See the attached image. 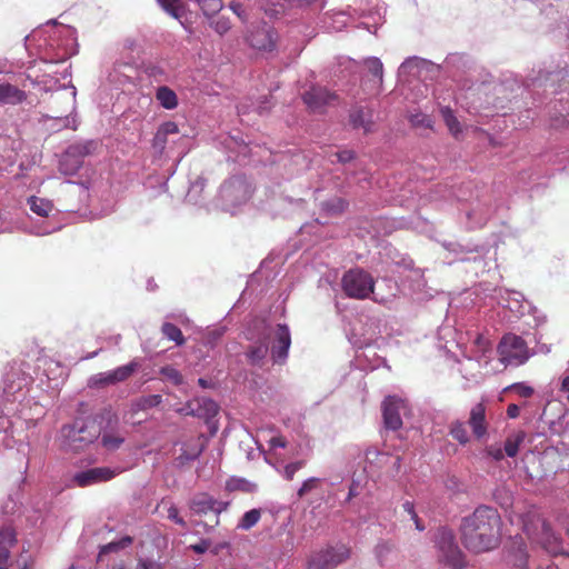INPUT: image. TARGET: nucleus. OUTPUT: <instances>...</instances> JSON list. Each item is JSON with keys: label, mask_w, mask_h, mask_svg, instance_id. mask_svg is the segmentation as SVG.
Listing matches in <instances>:
<instances>
[{"label": "nucleus", "mask_w": 569, "mask_h": 569, "mask_svg": "<svg viewBox=\"0 0 569 569\" xmlns=\"http://www.w3.org/2000/svg\"><path fill=\"white\" fill-rule=\"evenodd\" d=\"M527 88H540L543 87L545 91H549L550 93H559L568 90L569 86V69L551 71V72H542L539 71L537 77L528 78L525 82Z\"/></svg>", "instance_id": "nucleus-12"}, {"label": "nucleus", "mask_w": 569, "mask_h": 569, "mask_svg": "<svg viewBox=\"0 0 569 569\" xmlns=\"http://www.w3.org/2000/svg\"><path fill=\"white\" fill-rule=\"evenodd\" d=\"M409 121L413 127H417V128H431L432 127V119L428 114H426L421 111H416V112L410 113Z\"/></svg>", "instance_id": "nucleus-53"}, {"label": "nucleus", "mask_w": 569, "mask_h": 569, "mask_svg": "<svg viewBox=\"0 0 569 569\" xmlns=\"http://www.w3.org/2000/svg\"><path fill=\"white\" fill-rule=\"evenodd\" d=\"M133 71V67L129 63H116L108 73V81L114 86L129 83Z\"/></svg>", "instance_id": "nucleus-31"}, {"label": "nucleus", "mask_w": 569, "mask_h": 569, "mask_svg": "<svg viewBox=\"0 0 569 569\" xmlns=\"http://www.w3.org/2000/svg\"><path fill=\"white\" fill-rule=\"evenodd\" d=\"M440 114L450 133L457 138L462 132V127L453 110L450 107L445 106L440 108Z\"/></svg>", "instance_id": "nucleus-37"}, {"label": "nucleus", "mask_w": 569, "mask_h": 569, "mask_svg": "<svg viewBox=\"0 0 569 569\" xmlns=\"http://www.w3.org/2000/svg\"><path fill=\"white\" fill-rule=\"evenodd\" d=\"M29 46L36 42L41 62L46 67L43 74H38L36 66L28 69L27 79L33 86H41L46 91L67 88L59 83V79L53 74V66L66 62L70 57L77 53V32L70 26L58 24L54 20L36 30L27 38ZM42 71L41 68H39Z\"/></svg>", "instance_id": "nucleus-2"}, {"label": "nucleus", "mask_w": 569, "mask_h": 569, "mask_svg": "<svg viewBox=\"0 0 569 569\" xmlns=\"http://www.w3.org/2000/svg\"><path fill=\"white\" fill-rule=\"evenodd\" d=\"M161 8L177 20H181L186 13V7L181 0H157Z\"/></svg>", "instance_id": "nucleus-40"}, {"label": "nucleus", "mask_w": 569, "mask_h": 569, "mask_svg": "<svg viewBox=\"0 0 569 569\" xmlns=\"http://www.w3.org/2000/svg\"><path fill=\"white\" fill-rule=\"evenodd\" d=\"M302 100L310 111L322 112L337 100V96L325 87L312 86L303 92Z\"/></svg>", "instance_id": "nucleus-20"}, {"label": "nucleus", "mask_w": 569, "mask_h": 569, "mask_svg": "<svg viewBox=\"0 0 569 569\" xmlns=\"http://www.w3.org/2000/svg\"><path fill=\"white\" fill-rule=\"evenodd\" d=\"M407 402L398 397L388 396L382 402L383 423L387 429L397 430L402 426L401 416L406 413Z\"/></svg>", "instance_id": "nucleus-19"}, {"label": "nucleus", "mask_w": 569, "mask_h": 569, "mask_svg": "<svg viewBox=\"0 0 569 569\" xmlns=\"http://www.w3.org/2000/svg\"><path fill=\"white\" fill-rule=\"evenodd\" d=\"M507 389L516 392L518 396L522 398H529L533 393V389L530 386L526 385L525 382L513 383Z\"/></svg>", "instance_id": "nucleus-59"}, {"label": "nucleus", "mask_w": 569, "mask_h": 569, "mask_svg": "<svg viewBox=\"0 0 569 569\" xmlns=\"http://www.w3.org/2000/svg\"><path fill=\"white\" fill-rule=\"evenodd\" d=\"M349 123L353 129H361L365 133L372 131V110L363 106H353L349 112Z\"/></svg>", "instance_id": "nucleus-23"}, {"label": "nucleus", "mask_w": 569, "mask_h": 569, "mask_svg": "<svg viewBox=\"0 0 569 569\" xmlns=\"http://www.w3.org/2000/svg\"><path fill=\"white\" fill-rule=\"evenodd\" d=\"M449 435L461 446L467 445L470 440L465 422L460 420H455L450 423Z\"/></svg>", "instance_id": "nucleus-43"}, {"label": "nucleus", "mask_w": 569, "mask_h": 569, "mask_svg": "<svg viewBox=\"0 0 569 569\" xmlns=\"http://www.w3.org/2000/svg\"><path fill=\"white\" fill-rule=\"evenodd\" d=\"M501 362L506 366L518 367L530 357L526 341L513 333L505 335L498 346Z\"/></svg>", "instance_id": "nucleus-9"}, {"label": "nucleus", "mask_w": 569, "mask_h": 569, "mask_svg": "<svg viewBox=\"0 0 569 569\" xmlns=\"http://www.w3.org/2000/svg\"><path fill=\"white\" fill-rule=\"evenodd\" d=\"M535 523L527 520L523 521V529L527 536L538 542L548 553H562V543L558 536L552 531L550 526L539 516H533Z\"/></svg>", "instance_id": "nucleus-7"}, {"label": "nucleus", "mask_w": 569, "mask_h": 569, "mask_svg": "<svg viewBox=\"0 0 569 569\" xmlns=\"http://www.w3.org/2000/svg\"><path fill=\"white\" fill-rule=\"evenodd\" d=\"M94 150V142L93 141H84V142H78L73 143L68 147L66 150L67 153L71 154L72 157L78 158L80 161L83 162V159L91 154Z\"/></svg>", "instance_id": "nucleus-41"}, {"label": "nucleus", "mask_w": 569, "mask_h": 569, "mask_svg": "<svg viewBox=\"0 0 569 569\" xmlns=\"http://www.w3.org/2000/svg\"><path fill=\"white\" fill-rule=\"evenodd\" d=\"M253 192L252 183L243 174L231 176L219 189L218 200L223 211L234 213L246 204Z\"/></svg>", "instance_id": "nucleus-4"}, {"label": "nucleus", "mask_w": 569, "mask_h": 569, "mask_svg": "<svg viewBox=\"0 0 569 569\" xmlns=\"http://www.w3.org/2000/svg\"><path fill=\"white\" fill-rule=\"evenodd\" d=\"M352 16L370 18L372 23L362 22V27L375 33L377 26L383 20L385 9L379 6L378 0H355L349 7Z\"/></svg>", "instance_id": "nucleus-15"}, {"label": "nucleus", "mask_w": 569, "mask_h": 569, "mask_svg": "<svg viewBox=\"0 0 569 569\" xmlns=\"http://www.w3.org/2000/svg\"><path fill=\"white\" fill-rule=\"evenodd\" d=\"M365 63L369 72L372 74L376 84L380 87L382 84L383 77V64L381 60L377 57H370L366 59Z\"/></svg>", "instance_id": "nucleus-45"}, {"label": "nucleus", "mask_w": 569, "mask_h": 569, "mask_svg": "<svg viewBox=\"0 0 569 569\" xmlns=\"http://www.w3.org/2000/svg\"><path fill=\"white\" fill-rule=\"evenodd\" d=\"M350 557V549L346 545L328 546L313 552L307 569H335Z\"/></svg>", "instance_id": "nucleus-10"}, {"label": "nucleus", "mask_w": 569, "mask_h": 569, "mask_svg": "<svg viewBox=\"0 0 569 569\" xmlns=\"http://www.w3.org/2000/svg\"><path fill=\"white\" fill-rule=\"evenodd\" d=\"M157 131H159L161 134H164L166 137H168L169 134L178 133L179 128L176 122L168 121V122H164L163 124H161Z\"/></svg>", "instance_id": "nucleus-64"}, {"label": "nucleus", "mask_w": 569, "mask_h": 569, "mask_svg": "<svg viewBox=\"0 0 569 569\" xmlns=\"http://www.w3.org/2000/svg\"><path fill=\"white\" fill-rule=\"evenodd\" d=\"M319 481H320V479L316 478V477H311V478H308L307 480H305L297 491L298 497L302 498L308 492L313 490L317 487Z\"/></svg>", "instance_id": "nucleus-60"}, {"label": "nucleus", "mask_w": 569, "mask_h": 569, "mask_svg": "<svg viewBox=\"0 0 569 569\" xmlns=\"http://www.w3.org/2000/svg\"><path fill=\"white\" fill-rule=\"evenodd\" d=\"M435 545L441 563L450 569L466 568L465 556L456 542L452 530L446 527L439 528L435 535Z\"/></svg>", "instance_id": "nucleus-6"}, {"label": "nucleus", "mask_w": 569, "mask_h": 569, "mask_svg": "<svg viewBox=\"0 0 569 569\" xmlns=\"http://www.w3.org/2000/svg\"><path fill=\"white\" fill-rule=\"evenodd\" d=\"M82 164L78 158L64 152L59 161V170L66 176H74Z\"/></svg>", "instance_id": "nucleus-38"}, {"label": "nucleus", "mask_w": 569, "mask_h": 569, "mask_svg": "<svg viewBox=\"0 0 569 569\" xmlns=\"http://www.w3.org/2000/svg\"><path fill=\"white\" fill-rule=\"evenodd\" d=\"M32 366L24 359L9 362L2 377L0 396V441L6 446L8 436L13 437L17 429L34 426L43 416V409L28 398L29 387L33 382Z\"/></svg>", "instance_id": "nucleus-1"}, {"label": "nucleus", "mask_w": 569, "mask_h": 569, "mask_svg": "<svg viewBox=\"0 0 569 569\" xmlns=\"http://www.w3.org/2000/svg\"><path fill=\"white\" fill-rule=\"evenodd\" d=\"M483 455L495 461H500L505 457L503 448L499 445H490L485 448Z\"/></svg>", "instance_id": "nucleus-57"}, {"label": "nucleus", "mask_w": 569, "mask_h": 569, "mask_svg": "<svg viewBox=\"0 0 569 569\" xmlns=\"http://www.w3.org/2000/svg\"><path fill=\"white\" fill-rule=\"evenodd\" d=\"M120 468L93 467L80 470L72 476V482L81 488L99 485L121 473Z\"/></svg>", "instance_id": "nucleus-16"}, {"label": "nucleus", "mask_w": 569, "mask_h": 569, "mask_svg": "<svg viewBox=\"0 0 569 569\" xmlns=\"http://www.w3.org/2000/svg\"><path fill=\"white\" fill-rule=\"evenodd\" d=\"M162 402L161 395H148L138 398L134 402L137 410H148L159 406Z\"/></svg>", "instance_id": "nucleus-50"}, {"label": "nucleus", "mask_w": 569, "mask_h": 569, "mask_svg": "<svg viewBox=\"0 0 569 569\" xmlns=\"http://www.w3.org/2000/svg\"><path fill=\"white\" fill-rule=\"evenodd\" d=\"M380 335L379 321L372 317H360L348 338L356 348L369 347Z\"/></svg>", "instance_id": "nucleus-11"}, {"label": "nucleus", "mask_w": 569, "mask_h": 569, "mask_svg": "<svg viewBox=\"0 0 569 569\" xmlns=\"http://www.w3.org/2000/svg\"><path fill=\"white\" fill-rule=\"evenodd\" d=\"M100 445L108 451L118 450L124 442V436L118 430H101L99 437Z\"/></svg>", "instance_id": "nucleus-34"}, {"label": "nucleus", "mask_w": 569, "mask_h": 569, "mask_svg": "<svg viewBox=\"0 0 569 569\" xmlns=\"http://www.w3.org/2000/svg\"><path fill=\"white\" fill-rule=\"evenodd\" d=\"M214 506V498L208 493L201 492L193 496L189 502L190 510L196 515H207Z\"/></svg>", "instance_id": "nucleus-33"}, {"label": "nucleus", "mask_w": 569, "mask_h": 569, "mask_svg": "<svg viewBox=\"0 0 569 569\" xmlns=\"http://www.w3.org/2000/svg\"><path fill=\"white\" fill-rule=\"evenodd\" d=\"M349 207L348 200L341 197H332L320 203V209L328 216H339Z\"/></svg>", "instance_id": "nucleus-36"}, {"label": "nucleus", "mask_w": 569, "mask_h": 569, "mask_svg": "<svg viewBox=\"0 0 569 569\" xmlns=\"http://www.w3.org/2000/svg\"><path fill=\"white\" fill-rule=\"evenodd\" d=\"M402 508L409 515L410 519L413 521L416 529L418 531H423L426 527L421 519L418 517L413 502L407 500L402 503Z\"/></svg>", "instance_id": "nucleus-55"}, {"label": "nucleus", "mask_w": 569, "mask_h": 569, "mask_svg": "<svg viewBox=\"0 0 569 569\" xmlns=\"http://www.w3.org/2000/svg\"><path fill=\"white\" fill-rule=\"evenodd\" d=\"M204 449L203 442L200 439H191L186 441L181 446V452L176 458L178 467H182L186 463L193 461L199 458Z\"/></svg>", "instance_id": "nucleus-26"}, {"label": "nucleus", "mask_w": 569, "mask_h": 569, "mask_svg": "<svg viewBox=\"0 0 569 569\" xmlns=\"http://www.w3.org/2000/svg\"><path fill=\"white\" fill-rule=\"evenodd\" d=\"M261 518V509L254 508L243 513L240 518L237 528L240 530H250L253 528Z\"/></svg>", "instance_id": "nucleus-44"}, {"label": "nucleus", "mask_w": 569, "mask_h": 569, "mask_svg": "<svg viewBox=\"0 0 569 569\" xmlns=\"http://www.w3.org/2000/svg\"><path fill=\"white\" fill-rule=\"evenodd\" d=\"M167 517H168V519L173 521L176 525H178V526H180L182 528L187 527V523H186L184 519L179 516L178 508L173 503H171L167 508Z\"/></svg>", "instance_id": "nucleus-61"}, {"label": "nucleus", "mask_w": 569, "mask_h": 569, "mask_svg": "<svg viewBox=\"0 0 569 569\" xmlns=\"http://www.w3.org/2000/svg\"><path fill=\"white\" fill-rule=\"evenodd\" d=\"M492 213L493 209L490 203V198L486 196L477 198V201L471 204V208L466 213L468 228L475 229L485 226Z\"/></svg>", "instance_id": "nucleus-21"}, {"label": "nucleus", "mask_w": 569, "mask_h": 569, "mask_svg": "<svg viewBox=\"0 0 569 569\" xmlns=\"http://www.w3.org/2000/svg\"><path fill=\"white\" fill-rule=\"evenodd\" d=\"M247 41L254 50L270 52L276 49L278 33L271 26L263 22L250 30Z\"/></svg>", "instance_id": "nucleus-17"}, {"label": "nucleus", "mask_w": 569, "mask_h": 569, "mask_svg": "<svg viewBox=\"0 0 569 569\" xmlns=\"http://www.w3.org/2000/svg\"><path fill=\"white\" fill-rule=\"evenodd\" d=\"M27 99L23 90L10 83H0V103L1 104H19Z\"/></svg>", "instance_id": "nucleus-30"}, {"label": "nucleus", "mask_w": 569, "mask_h": 569, "mask_svg": "<svg viewBox=\"0 0 569 569\" xmlns=\"http://www.w3.org/2000/svg\"><path fill=\"white\" fill-rule=\"evenodd\" d=\"M61 229H62L61 223H59V222L53 223V222L49 221L47 223L34 224V226L30 227V229H28V232L33 236L42 237V236H48V234L54 233Z\"/></svg>", "instance_id": "nucleus-46"}, {"label": "nucleus", "mask_w": 569, "mask_h": 569, "mask_svg": "<svg viewBox=\"0 0 569 569\" xmlns=\"http://www.w3.org/2000/svg\"><path fill=\"white\" fill-rule=\"evenodd\" d=\"M447 249L457 253V254H460L459 257V260L461 261H466V260H470L471 258H468L465 256V253H469V252H472L471 249H466V247H463L462 244L460 243H449L447 246Z\"/></svg>", "instance_id": "nucleus-63"}, {"label": "nucleus", "mask_w": 569, "mask_h": 569, "mask_svg": "<svg viewBox=\"0 0 569 569\" xmlns=\"http://www.w3.org/2000/svg\"><path fill=\"white\" fill-rule=\"evenodd\" d=\"M468 425L476 439L480 440L487 436L488 422L486 418V407L482 402L476 403L470 409Z\"/></svg>", "instance_id": "nucleus-22"}, {"label": "nucleus", "mask_w": 569, "mask_h": 569, "mask_svg": "<svg viewBox=\"0 0 569 569\" xmlns=\"http://www.w3.org/2000/svg\"><path fill=\"white\" fill-rule=\"evenodd\" d=\"M168 137L161 134L159 131L156 132L152 139V149L156 154L161 156L166 149Z\"/></svg>", "instance_id": "nucleus-58"}, {"label": "nucleus", "mask_w": 569, "mask_h": 569, "mask_svg": "<svg viewBox=\"0 0 569 569\" xmlns=\"http://www.w3.org/2000/svg\"><path fill=\"white\" fill-rule=\"evenodd\" d=\"M63 445L71 450H81L98 440L100 427L93 421L76 420L61 429Z\"/></svg>", "instance_id": "nucleus-5"}, {"label": "nucleus", "mask_w": 569, "mask_h": 569, "mask_svg": "<svg viewBox=\"0 0 569 569\" xmlns=\"http://www.w3.org/2000/svg\"><path fill=\"white\" fill-rule=\"evenodd\" d=\"M139 367L140 362L134 359L129 363L120 366L113 370L96 373L88 379V387L104 388L126 381L129 377L132 376L133 372L139 369Z\"/></svg>", "instance_id": "nucleus-13"}, {"label": "nucleus", "mask_w": 569, "mask_h": 569, "mask_svg": "<svg viewBox=\"0 0 569 569\" xmlns=\"http://www.w3.org/2000/svg\"><path fill=\"white\" fill-rule=\"evenodd\" d=\"M269 352L268 337L262 336L258 342L250 346L246 352L247 360L250 365L261 367Z\"/></svg>", "instance_id": "nucleus-27"}, {"label": "nucleus", "mask_w": 569, "mask_h": 569, "mask_svg": "<svg viewBox=\"0 0 569 569\" xmlns=\"http://www.w3.org/2000/svg\"><path fill=\"white\" fill-rule=\"evenodd\" d=\"M210 27L220 36H223L227 33L230 28L231 23L230 20L226 17H217L211 19Z\"/></svg>", "instance_id": "nucleus-56"}, {"label": "nucleus", "mask_w": 569, "mask_h": 569, "mask_svg": "<svg viewBox=\"0 0 569 569\" xmlns=\"http://www.w3.org/2000/svg\"><path fill=\"white\" fill-rule=\"evenodd\" d=\"M500 529L501 518L498 510L489 506H479L461 520V542L466 549L475 553L492 550L500 542Z\"/></svg>", "instance_id": "nucleus-3"}, {"label": "nucleus", "mask_w": 569, "mask_h": 569, "mask_svg": "<svg viewBox=\"0 0 569 569\" xmlns=\"http://www.w3.org/2000/svg\"><path fill=\"white\" fill-rule=\"evenodd\" d=\"M291 346V332L286 323L277 325L273 337L270 355L273 363L283 365L289 356Z\"/></svg>", "instance_id": "nucleus-18"}, {"label": "nucleus", "mask_w": 569, "mask_h": 569, "mask_svg": "<svg viewBox=\"0 0 569 569\" xmlns=\"http://www.w3.org/2000/svg\"><path fill=\"white\" fill-rule=\"evenodd\" d=\"M156 99L158 103L167 110H173L178 106V97L176 92L167 86H160L157 88Z\"/></svg>", "instance_id": "nucleus-35"}, {"label": "nucleus", "mask_w": 569, "mask_h": 569, "mask_svg": "<svg viewBox=\"0 0 569 569\" xmlns=\"http://www.w3.org/2000/svg\"><path fill=\"white\" fill-rule=\"evenodd\" d=\"M146 72L150 78H153L156 81H161L166 77V72H164L163 68L158 64L147 66Z\"/></svg>", "instance_id": "nucleus-62"}, {"label": "nucleus", "mask_w": 569, "mask_h": 569, "mask_svg": "<svg viewBox=\"0 0 569 569\" xmlns=\"http://www.w3.org/2000/svg\"><path fill=\"white\" fill-rule=\"evenodd\" d=\"M276 470L286 479L292 480L297 471H299L303 466L305 461L299 460L295 462L287 463L284 466L272 465Z\"/></svg>", "instance_id": "nucleus-49"}, {"label": "nucleus", "mask_w": 569, "mask_h": 569, "mask_svg": "<svg viewBox=\"0 0 569 569\" xmlns=\"http://www.w3.org/2000/svg\"><path fill=\"white\" fill-rule=\"evenodd\" d=\"M433 63L427 59L413 56L407 58L398 68V77L416 76L423 69H429Z\"/></svg>", "instance_id": "nucleus-28"}, {"label": "nucleus", "mask_w": 569, "mask_h": 569, "mask_svg": "<svg viewBox=\"0 0 569 569\" xmlns=\"http://www.w3.org/2000/svg\"><path fill=\"white\" fill-rule=\"evenodd\" d=\"M351 12L339 11L330 16L331 22L328 23L327 28L331 31L338 32L347 27Z\"/></svg>", "instance_id": "nucleus-48"}, {"label": "nucleus", "mask_w": 569, "mask_h": 569, "mask_svg": "<svg viewBox=\"0 0 569 569\" xmlns=\"http://www.w3.org/2000/svg\"><path fill=\"white\" fill-rule=\"evenodd\" d=\"M131 542H132V539L129 536H126V537L121 538L118 541H111V542H109L107 545H103L100 548L99 556H103V555H108V553H111V552H116V551H118L120 549H123V548L128 547L129 545H131Z\"/></svg>", "instance_id": "nucleus-51"}, {"label": "nucleus", "mask_w": 569, "mask_h": 569, "mask_svg": "<svg viewBox=\"0 0 569 569\" xmlns=\"http://www.w3.org/2000/svg\"><path fill=\"white\" fill-rule=\"evenodd\" d=\"M204 187L206 179L199 177L194 182L191 183L186 196L187 201L196 206H202L203 202L201 194L204 190Z\"/></svg>", "instance_id": "nucleus-39"}, {"label": "nucleus", "mask_w": 569, "mask_h": 569, "mask_svg": "<svg viewBox=\"0 0 569 569\" xmlns=\"http://www.w3.org/2000/svg\"><path fill=\"white\" fill-rule=\"evenodd\" d=\"M161 376H163L167 380L171 381L174 386H180L183 383V377L179 370H177L172 366H164L160 369Z\"/></svg>", "instance_id": "nucleus-54"}, {"label": "nucleus", "mask_w": 569, "mask_h": 569, "mask_svg": "<svg viewBox=\"0 0 569 569\" xmlns=\"http://www.w3.org/2000/svg\"><path fill=\"white\" fill-rule=\"evenodd\" d=\"M393 550V545L390 541L381 540L375 547V555L381 566H383L388 559V556Z\"/></svg>", "instance_id": "nucleus-52"}, {"label": "nucleus", "mask_w": 569, "mask_h": 569, "mask_svg": "<svg viewBox=\"0 0 569 569\" xmlns=\"http://www.w3.org/2000/svg\"><path fill=\"white\" fill-rule=\"evenodd\" d=\"M509 561L512 563L513 569H527L528 553L526 545L521 539H515L512 541Z\"/></svg>", "instance_id": "nucleus-32"}, {"label": "nucleus", "mask_w": 569, "mask_h": 569, "mask_svg": "<svg viewBox=\"0 0 569 569\" xmlns=\"http://www.w3.org/2000/svg\"><path fill=\"white\" fill-rule=\"evenodd\" d=\"M341 287L349 298L367 299L373 295L375 281L369 272L352 268L342 276Z\"/></svg>", "instance_id": "nucleus-8"}, {"label": "nucleus", "mask_w": 569, "mask_h": 569, "mask_svg": "<svg viewBox=\"0 0 569 569\" xmlns=\"http://www.w3.org/2000/svg\"><path fill=\"white\" fill-rule=\"evenodd\" d=\"M17 542L16 530L11 526L0 528V569L4 568L10 557V550Z\"/></svg>", "instance_id": "nucleus-25"}, {"label": "nucleus", "mask_w": 569, "mask_h": 569, "mask_svg": "<svg viewBox=\"0 0 569 569\" xmlns=\"http://www.w3.org/2000/svg\"><path fill=\"white\" fill-rule=\"evenodd\" d=\"M493 299L498 305L508 309L515 318H520L530 312L532 307L519 291L505 288L495 289Z\"/></svg>", "instance_id": "nucleus-14"}, {"label": "nucleus", "mask_w": 569, "mask_h": 569, "mask_svg": "<svg viewBox=\"0 0 569 569\" xmlns=\"http://www.w3.org/2000/svg\"><path fill=\"white\" fill-rule=\"evenodd\" d=\"M27 204L32 213L41 218L50 219L57 212L53 202L47 198L30 196Z\"/></svg>", "instance_id": "nucleus-29"}, {"label": "nucleus", "mask_w": 569, "mask_h": 569, "mask_svg": "<svg viewBox=\"0 0 569 569\" xmlns=\"http://www.w3.org/2000/svg\"><path fill=\"white\" fill-rule=\"evenodd\" d=\"M161 331L166 338L176 342V345L182 346L184 343L183 335L176 325L164 322L161 327Z\"/></svg>", "instance_id": "nucleus-47"}, {"label": "nucleus", "mask_w": 569, "mask_h": 569, "mask_svg": "<svg viewBox=\"0 0 569 569\" xmlns=\"http://www.w3.org/2000/svg\"><path fill=\"white\" fill-rule=\"evenodd\" d=\"M525 438L526 433L523 431H519L508 437L503 446V452L510 458L516 457L520 445L525 441Z\"/></svg>", "instance_id": "nucleus-42"}, {"label": "nucleus", "mask_w": 569, "mask_h": 569, "mask_svg": "<svg viewBox=\"0 0 569 569\" xmlns=\"http://www.w3.org/2000/svg\"><path fill=\"white\" fill-rule=\"evenodd\" d=\"M218 405L209 398H197L188 402L186 412L206 420L213 418L218 413Z\"/></svg>", "instance_id": "nucleus-24"}]
</instances>
